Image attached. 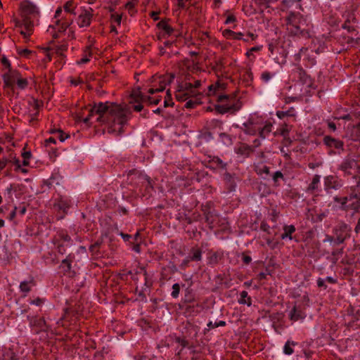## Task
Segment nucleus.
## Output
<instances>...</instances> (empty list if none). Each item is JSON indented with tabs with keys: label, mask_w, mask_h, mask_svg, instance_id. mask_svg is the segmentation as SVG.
<instances>
[{
	"label": "nucleus",
	"mask_w": 360,
	"mask_h": 360,
	"mask_svg": "<svg viewBox=\"0 0 360 360\" xmlns=\"http://www.w3.org/2000/svg\"><path fill=\"white\" fill-rule=\"evenodd\" d=\"M89 112V115L82 119L84 123L88 124L91 117L98 115L96 121L105 124L108 133L116 136L123 131L129 113L126 108L110 102L99 103L90 108Z\"/></svg>",
	"instance_id": "nucleus-1"
},
{
	"label": "nucleus",
	"mask_w": 360,
	"mask_h": 360,
	"mask_svg": "<svg viewBox=\"0 0 360 360\" xmlns=\"http://www.w3.org/2000/svg\"><path fill=\"white\" fill-rule=\"evenodd\" d=\"M201 82L195 79L192 82L190 77H186L184 81L179 82L176 91V98L178 101H184L190 98L197 97L200 95L198 89L200 86Z\"/></svg>",
	"instance_id": "nucleus-2"
},
{
	"label": "nucleus",
	"mask_w": 360,
	"mask_h": 360,
	"mask_svg": "<svg viewBox=\"0 0 360 360\" xmlns=\"http://www.w3.org/2000/svg\"><path fill=\"white\" fill-rule=\"evenodd\" d=\"M174 78L173 75H155L151 78V85L148 90V93L153 94L157 92L162 91L166 86L170 84Z\"/></svg>",
	"instance_id": "nucleus-3"
},
{
	"label": "nucleus",
	"mask_w": 360,
	"mask_h": 360,
	"mask_svg": "<svg viewBox=\"0 0 360 360\" xmlns=\"http://www.w3.org/2000/svg\"><path fill=\"white\" fill-rule=\"evenodd\" d=\"M229 97L227 95H219L217 98V101L221 103L214 105V109L219 114H224L228 112L238 111L241 108L240 103H232L229 101Z\"/></svg>",
	"instance_id": "nucleus-4"
},
{
	"label": "nucleus",
	"mask_w": 360,
	"mask_h": 360,
	"mask_svg": "<svg viewBox=\"0 0 360 360\" xmlns=\"http://www.w3.org/2000/svg\"><path fill=\"white\" fill-rule=\"evenodd\" d=\"M262 124H263L262 119L253 115L246 122L243 123V130L247 134L255 135L261 129Z\"/></svg>",
	"instance_id": "nucleus-5"
},
{
	"label": "nucleus",
	"mask_w": 360,
	"mask_h": 360,
	"mask_svg": "<svg viewBox=\"0 0 360 360\" xmlns=\"http://www.w3.org/2000/svg\"><path fill=\"white\" fill-rule=\"evenodd\" d=\"M78 4L75 0H69L65 2L63 5L64 15L62 16L61 19H58L56 22H60L62 19L69 20L71 22L74 20L73 18H70L72 15L75 17L78 13Z\"/></svg>",
	"instance_id": "nucleus-6"
},
{
	"label": "nucleus",
	"mask_w": 360,
	"mask_h": 360,
	"mask_svg": "<svg viewBox=\"0 0 360 360\" xmlns=\"http://www.w3.org/2000/svg\"><path fill=\"white\" fill-rule=\"evenodd\" d=\"M350 228L346 224H339L334 229L336 244H340L349 237Z\"/></svg>",
	"instance_id": "nucleus-7"
},
{
	"label": "nucleus",
	"mask_w": 360,
	"mask_h": 360,
	"mask_svg": "<svg viewBox=\"0 0 360 360\" xmlns=\"http://www.w3.org/2000/svg\"><path fill=\"white\" fill-rule=\"evenodd\" d=\"M67 28L66 24H53L49 27L47 31L53 38L56 39L63 36Z\"/></svg>",
	"instance_id": "nucleus-8"
},
{
	"label": "nucleus",
	"mask_w": 360,
	"mask_h": 360,
	"mask_svg": "<svg viewBox=\"0 0 360 360\" xmlns=\"http://www.w3.org/2000/svg\"><path fill=\"white\" fill-rule=\"evenodd\" d=\"M93 12L94 10L89 6L79 7L77 15L82 22H90L92 20Z\"/></svg>",
	"instance_id": "nucleus-9"
},
{
	"label": "nucleus",
	"mask_w": 360,
	"mask_h": 360,
	"mask_svg": "<svg viewBox=\"0 0 360 360\" xmlns=\"http://www.w3.org/2000/svg\"><path fill=\"white\" fill-rule=\"evenodd\" d=\"M345 207L348 209L351 208L354 210L360 209V197L357 194L351 195L349 197H347L345 199V202L342 203Z\"/></svg>",
	"instance_id": "nucleus-10"
},
{
	"label": "nucleus",
	"mask_w": 360,
	"mask_h": 360,
	"mask_svg": "<svg viewBox=\"0 0 360 360\" xmlns=\"http://www.w3.org/2000/svg\"><path fill=\"white\" fill-rule=\"evenodd\" d=\"M14 30L15 32L20 33L25 39H28L32 34V24H15Z\"/></svg>",
	"instance_id": "nucleus-11"
},
{
	"label": "nucleus",
	"mask_w": 360,
	"mask_h": 360,
	"mask_svg": "<svg viewBox=\"0 0 360 360\" xmlns=\"http://www.w3.org/2000/svg\"><path fill=\"white\" fill-rule=\"evenodd\" d=\"M18 77V72L9 69L8 71L4 74L3 79L5 87H13L14 83Z\"/></svg>",
	"instance_id": "nucleus-12"
},
{
	"label": "nucleus",
	"mask_w": 360,
	"mask_h": 360,
	"mask_svg": "<svg viewBox=\"0 0 360 360\" xmlns=\"http://www.w3.org/2000/svg\"><path fill=\"white\" fill-rule=\"evenodd\" d=\"M20 8L25 15H32L35 16L39 14V12L37 10V7L34 4L27 1L21 3Z\"/></svg>",
	"instance_id": "nucleus-13"
},
{
	"label": "nucleus",
	"mask_w": 360,
	"mask_h": 360,
	"mask_svg": "<svg viewBox=\"0 0 360 360\" xmlns=\"http://www.w3.org/2000/svg\"><path fill=\"white\" fill-rule=\"evenodd\" d=\"M235 151L238 155L247 157L252 153L253 149L245 143H241L236 148Z\"/></svg>",
	"instance_id": "nucleus-14"
},
{
	"label": "nucleus",
	"mask_w": 360,
	"mask_h": 360,
	"mask_svg": "<svg viewBox=\"0 0 360 360\" xmlns=\"http://www.w3.org/2000/svg\"><path fill=\"white\" fill-rule=\"evenodd\" d=\"M159 34L163 37L167 35L170 36L173 33H174V31L173 28L169 25V24H157Z\"/></svg>",
	"instance_id": "nucleus-15"
},
{
	"label": "nucleus",
	"mask_w": 360,
	"mask_h": 360,
	"mask_svg": "<svg viewBox=\"0 0 360 360\" xmlns=\"http://www.w3.org/2000/svg\"><path fill=\"white\" fill-rule=\"evenodd\" d=\"M144 100V96L139 89H136L132 91L131 94L130 103H141Z\"/></svg>",
	"instance_id": "nucleus-16"
},
{
	"label": "nucleus",
	"mask_w": 360,
	"mask_h": 360,
	"mask_svg": "<svg viewBox=\"0 0 360 360\" xmlns=\"http://www.w3.org/2000/svg\"><path fill=\"white\" fill-rule=\"evenodd\" d=\"M284 233L281 235L282 239L289 238L292 239V233L295 232V228L293 225L285 226L283 228Z\"/></svg>",
	"instance_id": "nucleus-17"
},
{
	"label": "nucleus",
	"mask_w": 360,
	"mask_h": 360,
	"mask_svg": "<svg viewBox=\"0 0 360 360\" xmlns=\"http://www.w3.org/2000/svg\"><path fill=\"white\" fill-rule=\"evenodd\" d=\"M34 282L32 281H22L20 284V291L25 293L24 296H26L27 293L30 292L32 286H33Z\"/></svg>",
	"instance_id": "nucleus-18"
},
{
	"label": "nucleus",
	"mask_w": 360,
	"mask_h": 360,
	"mask_svg": "<svg viewBox=\"0 0 360 360\" xmlns=\"http://www.w3.org/2000/svg\"><path fill=\"white\" fill-rule=\"evenodd\" d=\"M238 302L241 304H247L248 306L251 305V298L248 297L246 291H242L240 294V298Z\"/></svg>",
	"instance_id": "nucleus-19"
},
{
	"label": "nucleus",
	"mask_w": 360,
	"mask_h": 360,
	"mask_svg": "<svg viewBox=\"0 0 360 360\" xmlns=\"http://www.w3.org/2000/svg\"><path fill=\"white\" fill-rule=\"evenodd\" d=\"M289 316H290V319L294 321H297L300 319H303L304 316V314H302V312L301 311H297L295 307H293V309L291 310Z\"/></svg>",
	"instance_id": "nucleus-20"
},
{
	"label": "nucleus",
	"mask_w": 360,
	"mask_h": 360,
	"mask_svg": "<svg viewBox=\"0 0 360 360\" xmlns=\"http://www.w3.org/2000/svg\"><path fill=\"white\" fill-rule=\"evenodd\" d=\"M220 89H224V85L223 84H221L219 82H217L214 84L210 85L209 87H208V90H209L208 96H211L212 94H214Z\"/></svg>",
	"instance_id": "nucleus-21"
},
{
	"label": "nucleus",
	"mask_w": 360,
	"mask_h": 360,
	"mask_svg": "<svg viewBox=\"0 0 360 360\" xmlns=\"http://www.w3.org/2000/svg\"><path fill=\"white\" fill-rule=\"evenodd\" d=\"M288 26L287 29L292 35H300L302 34V31L297 24H287Z\"/></svg>",
	"instance_id": "nucleus-22"
},
{
	"label": "nucleus",
	"mask_w": 360,
	"mask_h": 360,
	"mask_svg": "<svg viewBox=\"0 0 360 360\" xmlns=\"http://www.w3.org/2000/svg\"><path fill=\"white\" fill-rule=\"evenodd\" d=\"M272 125L271 124H265L264 126L261 125V129L257 131L259 133L260 137L264 139L266 135L271 132Z\"/></svg>",
	"instance_id": "nucleus-23"
},
{
	"label": "nucleus",
	"mask_w": 360,
	"mask_h": 360,
	"mask_svg": "<svg viewBox=\"0 0 360 360\" xmlns=\"http://www.w3.org/2000/svg\"><path fill=\"white\" fill-rule=\"evenodd\" d=\"M223 35L229 39H240L242 34L240 32L236 33L231 30H225L223 31Z\"/></svg>",
	"instance_id": "nucleus-24"
},
{
	"label": "nucleus",
	"mask_w": 360,
	"mask_h": 360,
	"mask_svg": "<svg viewBox=\"0 0 360 360\" xmlns=\"http://www.w3.org/2000/svg\"><path fill=\"white\" fill-rule=\"evenodd\" d=\"M91 56V51L90 50V48L87 47L84 52L83 57L81 58L80 60L77 61V63L78 64H84V63L89 62L90 60Z\"/></svg>",
	"instance_id": "nucleus-25"
},
{
	"label": "nucleus",
	"mask_w": 360,
	"mask_h": 360,
	"mask_svg": "<svg viewBox=\"0 0 360 360\" xmlns=\"http://www.w3.org/2000/svg\"><path fill=\"white\" fill-rule=\"evenodd\" d=\"M319 182H320V176L318 175H315L313 177L311 183L310 184V185L308 187V191H310L312 192V191L316 190Z\"/></svg>",
	"instance_id": "nucleus-26"
},
{
	"label": "nucleus",
	"mask_w": 360,
	"mask_h": 360,
	"mask_svg": "<svg viewBox=\"0 0 360 360\" xmlns=\"http://www.w3.org/2000/svg\"><path fill=\"white\" fill-rule=\"evenodd\" d=\"M135 5L136 4L134 1H129L124 5L125 8L128 11V13L130 14V15H134L136 12L135 9Z\"/></svg>",
	"instance_id": "nucleus-27"
},
{
	"label": "nucleus",
	"mask_w": 360,
	"mask_h": 360,
	"mask_svg": "<svg viewBox=\"0 0 360 360\" xmlns=\"http://www.w3.org/2000/svg\"><path fill=\"white\" fill-rule=\"evenodd\" d=\"M294 110L292 108H291L290 110L287 111H277L276 112V116L280 118L283 119L286 116H294Z\"/></svg>",
	"instance_id": "nucleus-28"
},
{
	"label": "nucleus",
	"mask_w": 360,
	"mask_h": 360,
	"mask_svg": "<svg viewBox=\"0 0 360 360\" xmlns=\"http://www.w3.org/2000/svg\"><path fill=\"white\" fill-rule=\"evenodd\" d=\"M295 345L293 342L287 341L283 347V352L287 355H290L293 353L292 346Z\"/></svg>",
	"instance_id": "nucleus-29"
},
{
	"label": "nucleus",
	"mask_w": 360,
	"mask_h": 360,
	"mask_svg": "<svg viewBox=\"0 0 360 360\" xmlns=\"http://www.w3.org/2000/svg\"><path fill=\"white\" fill-rule=\"evenodd\" d=\"M42 102L35 98H31L30 101V105L33 108L34 110L36 111L35 114H37V111L40 108Z\"/></svg>",
	"instance_id": "nucleus-30"
},
{
	"label": "nucleus",
	"mask_w": 360,
	"mask_h": 360,
	"mask_svg": "<svg viewBox=\"0 0 360 360\" xmlns=\"http://www.w3.org/2000/svg\"><path fill=\"white\" fill-rule=\"evenodd\" d=\"M15 82L17 83L18 86L20 89H24L27 86V79H25V78L20 77L19 73H18V77Z\"/></svg>",
	"instance_id": "nucleus-31"
},
{
	"label": "nucleus",
	"mask_w": 360,
	"mask_h": 360,
	"mask_svg": "<svg viewBox=\"0 0 360 360\" xmlns=\"http://www.w3.org/2000/svg\"><path fill=\"white\" fill-rule=\"evenodd\" d=\"M300 1H301V0H283V3L286 6H288V7L295 5L296 8H301V5L300 4Z\"/></svg>",
	"instance_id": "nucleus-32"
},
{
	"label": "nucleus",
	"mask_w": 360,
	"mask_h": 360,
	"mask_svg": "<svg viewBox=\"0 0 360 360\" xmlns=\"http://www.w3.org/2000/svg\"><path fill=\"white\" fill-rule=\"evenodd\" d=\"M193 255L191 257V260L200 261L201 260L202 252L199 249H193L192 250Z\"/></svg>",
	"instance_id": "nucleus-33"
},
{
	"label": "nucleus",
	"mask_w": 360,
	"mask_h": 360,
	"mask_svg": "<svg viewBox=\"0 0 360 360\" xmlns=\"http://www.w3.org/2000/svg\"><path fill=\"white\" fill-rule=\"evenodd\" d=\"M179 291H180V286H179V283H174L172 285V296L174 298L178 297L179 294Z\"/></svg>",
	"instance_id": "nucleus-34"
},
{
	"label": "nucleus",
	"mask_w": 360,
	"mask_h": 360,
	"mask_svg": "<svg viewBox=\"0 0 360 360\" xmlns=\"http://www.w3.org/2000/svg\"><path fill=\"white\" fill-rule=\"evenodd\" d=\"M8 162H11L15 165V169H20V165H21L20 162L15 157H11V158L8 159Z\"/></svg>",
	"instance_id": "nucleus-35"
},
{
	"label": "nucleus",
	"mask_w": 360,
	"mask_h": 360,
	"mask_svg": "<svg viewBox=\"0 0 360 360\" xmlns=\"http://www.w3.org/2000/svg\"><path fill=\"white\" fill-rule=\"evenodd\" d=\"M225 321H220L219 322H217L215 321L214 322V326H212V322L210 321L207 323V326L210 328H217L218 326H225Z\"/></svg>",
	"instance_id": "nucleus-36"
},
{
	"label": "nucleus",
	"mask_w": 360,
	"mask_h": 360,
	"mask_svg": "<svg viewBox=\"0 0 360 360\" xmlns=\"http://www.w3.org/2000/svg\"><path fill=\"white\" fill-rule=\"evenodd\" d=\"M122 15L115 13L111 14V18L115 22H120L122 20Z\"/></svg>",
	"instance_id": "nucleus-37"
},
{
	"label": "nucleus",
	"mask_w": 360,
	"mask_h": 360,
	"mask_svg": "<svg viewBox=\"0 0 360 360\" xmlns=\"http://www.w3.org/2000/svg\"><path fill=\"white\" fill-rule=\"evenodd\" d=\"M32 304H34V305H37V306H40L43 303H44V300L41 298H36L34 299V300L31 301L30 302Z\"/></svg>",
	"instance_id": "nucleus-38"
},
{
	"label": "nucleus",
	"mask_w": 360,
	"mask_h": 360,
	"mask_svg": "<svg viewBox=\"0 0 360 360\" xmlns=\"http://www.w3.org/2000/svg\"><path fill=\"white\" fill-rule=\"evenodd\" d=\"M8 162V158H3L0 160V169H3Z\"/></svg>",
	"instance_id": "nucleus-39"
},
{
	"label": "nucleus",
	"mask_w": 360,
	"mask_h": 360,
	"mask_svg": "<svg viewBox=\"0 0 360 360\" xmlns=\"http://www.w3.org/2000/svg\"><path fill=\"white\" fill-rule=\"evenodd\" d=\"M283 177V174L280 171H277L274 173L273 179L274 181H277L278 179H282Z\"/></svg>",
	"instance_id": "nucleus-40"
},
{
	"label": "nucleus",
	"mask_w": 360,
	"mask_h": 360,
	"mask_svg": "<svg viewBox=\"0 0 360 360\" xmlns=\"http://www.w3.org/2000/svg\"><path fill=\"white\" fill-rule=\"evenodd\" d=\"M236 18L234 15L229 14L224 22H234Z\"/></svg>",
	"instance_id": "nucleus-41"
},
{
	"label": "nucleus",
	"mask_w": 360,
	"mask_h": 360,
	"mask_svg": "<svg viewBox=\"0 0 360 360\" xmlns=\"http://www.w3.org/2000/svg\"><path fill=\"white\" fill-rule=\"evenodd\" d=\"M262 78L265 82H268L271 78V75H270L269 72H264L262 74Z\"/></svg>",
	"instance_id": "nucleus-42"
},
{
	"label": "nucleus",
	"mask_w": 360,
	"mask_h": 360,
	"mask_svg": "<svg viewBox=\"0 0 360 360\" xmlns=\"http://www.w3.org/2000/svg\"><path fill=\"white\" fill-rule=\"evenodd\" d=\"M1 63H2V64H3L5 67H6L8 70H9V69H11V64H10V63H9L8 60L6 57H4H4L1 58Z\"/></svg>",
	"instance_id": "nucleus-43"
},
{
	"label": "nucleus",
	"mask_w": 360,
	"mask_h": 360,
	"mask_svg": "<svg viewBox=\"0 0 360 360\" xmlns=\"http://www.w3.org/2000/svg\"><path fill=\"white\" fill-rule=\"evenodd\" d=\"M159 13H160L157 12V11H152V12H150V15L153 19L154 21H156L159 19V18H158Z\"/></svg>",
	"instance_id": "nucleus-44"
},
{
	"label": "nucleus",
	"mask_w": 360,
	"mask_h": 360,
	"mask_svg": "<svg viewBox=\"0 0 360 360\" xmlns=\"http://www.w3.org/2000/svg\"><path fill=\"white\" fill-rule=\"evenodd\" d=\"M62 13H63V8H62V7H58V8L56 9V13H55V15H54V17H55L56 18H60V15H61V14H62Z\"/></svg>",
	"instance_id": "nucleus-45"
},
{
	"label": "nucleus",
	"mask_w": 360,
	"mask_h": 360,
	"mask_svg": "<svg viewBox=\"0 0 360 360\" xmlns=\"http://www.w3.org/2000/svg\"><path fill=\"white\" fill-rule=\"evenodd\" d=\"M31 51L28 49H22L18 51V53L21 56H26L27 54L30 53Z\"/></svg>",
	"instance_id": "nucleus-46"
},
{
	"label": "nucleus",
	"mask_w": 360,
	"mask_h": 360,
	"mask_svg": "<svg viewBox=\"0 0 360 360\" xmlns=\"http://www.w3.org/2000/svg\"><path fill=\"white\" fill-rule=\"evenodd\" d=\"M58 134H59V139L61 142H63L68 138V136L64 135V134L63 133L62 131H58Z\"/></svg>",
	"instance_id": "nucleus-47"
},
{
	"label": "nucleus",
	"mask_w": 360,
	"mask_h": 360,
	"mask_svg": "<svg viewBox=\"0 0 360 360\" xmlns=\"http://www.w3.org/2000/svg\"><path fill=\"white\" fill-rule=\"evenodd\" d=\"M195 104V102H193V101L191 100H189L188 101L186 104H185V107L187 108H191L194 106V105Z\"/></svg>",
	"instance_id": "nucleus-48"
},
{
	"label": "nucleus",
	"mask_w": 360,
	"mask_h": 360,
	"mask_svg": "<svg viewBox=\"0 0 360 360\" xmlns=\"http://www.w3.org/2000/svg\"><path fill=\"white\" fill-rule=\"evenodd\" d=\"M31 153L30 152H28V151H26V152H24L22 154V158L23 159H26V160H29L31 158Z\"/></svg>",
	"instance_id": "nucleus-49"
},
{
	"label": "nucleus",
	"mask_w": 360,
	"mask_h": 360,
	"mask_svg": "<svg viewBox=\"0 0 360 360\" xmlns=\"http://www.w3.org/2000/svg\"><path fill=\"white\" fill-rule=\"evenodd\" d=\"M170 98H171V94L169 93V91H167V97L165 98V106H168L169 105L168 102L170 100Z\"/></svg>",
	"instance_id": "nucleus-50"
},
{
	"label": "nucleus",
	"mask_w": 360,
	"mask_h": 360,
	"mask_svg": "<svg viewBox=\"0 0 360 360\" xmlns=\"http://www.w3.org/2000/svg\"><path fill=\"white\" fill-rule=\"evenodd\" d=\"M134 109L137 112H140L143 109V105L140 103H138L137 105L134 106Z\"/></svg>",
	"instance_id": "nucleus-51"
},
{
	"label": "nucleus",
	"mask_w": 360,
	"mask_h": 360,
	"mask_svg": "<svg viewBox=\"0 0 360 360\" xmlns=\"http://www.w3.org/2000/svg\"><path fill=\"white\" fill-rule=\"evenodd\" d=\"M148 99L150 103L153 104H158L160 101V99L158 98H152L150 97H148Z\"/></svg>",
	"instance_id": "nucleus-52"
},
{
	"label": "nucleus",
	"mask_w": 360,
	"mask_h": 360,
	"mask_svg": "<svg viewBox=\"0 0 360 360\" xmlns=\"http://www.w3.org/2000/svg\"><path fill=\"white\" fill-rule=\"evenodd\" d=\"M317 285L319 287H323V286H325V281L322 278H319L317 280Z\"/></svg>",
	"instance_id": "nucleus-53"
},
{
	"label": "nucleus",
	"mask_w": 360,
	"mask_h": 360,
	"mask_svg": "<svg viewBox=\"0 0 360 360\" xmlns=\"http://www.w3.org/2000/svg\"><path fill=\"white\" fill-rule=\"evenodd\" d=\"M328 126L329 129H331L332 131H335L336 127H335V123L330 122L328 123Z\"/></svg>",
	"instance_id": "nucleus-54"
},
{
	"label": "nucleus",
	"mask_w": 360,
	"mask_h": 360,
	"mask_svg": "<svg viewBox=\"0 0 360 360\" xmlns=\"http://www.w3.org/2000/svg\"><path fill=\"white\" fill-rule=\"evenodd\" d=\"M16 213H17V207H14V210L11 212V213L10 214V219H13L15 215H16Z\"/></svg>",
	"instance_id": "nucleus-55"
},
{
	"label": "nucleus",
	"mask_w": 360,
	"mask_h": 360,
	"mask_svg": "<svg viewBox=\"0 0 360 360\" xmlns=\"http://www.w3.org/2000/svg\"><path fill=\"white\" fill-rule=\"evenodd\" d=\"M326 241H328L330 243H334L336 244L335 237L334 238V237H331V236H328Z\"/></svg>",
	"instance_id": "nucleus-56"
},
{
	"label": "nucleus",
	"mask_w": 360,
	"mask_h": 360,
	"mask_svg": "<svg viewBox=\"0 0 360 360\" xmlns=\"http://www.w3.org/2000/svg\"><path fill=\"white\" fill-rule=\"evenodd\" d=\"M120 235L125 241L128 240L131 238V236L128 234H124L121 233Z\"/></svg>",
	"instance_id": "nucleus-57"
},
{
	"label": "nucleus",
	"mask_w": 360,
	"mask_h": 360,
	"mask_svg": "<svg viewBox=\"0 0 360 360\" xmlns=\"http://www.w3.org/2000/svg\"><path fill=\"white\" fill-rule=\"evenodd\" d=\"M360 231V219L358 221V223L355 227V231L359 232Z\"/></svg>",
	"instance_id": "nucleus-58"
},
{
	"label": "nucleus",
	"mask_w": 360,
	"mask_h": 360,
	"mask_svg": "<svg viewBox=\"0 0 360 360\" xmlns=\"http://www.w3.org/2000/svg\"><path fill=\"white\" fill-rule=\"evenodd\" d=\"M217 162L219 163V165H220V167H221L222 168L225 167H226V164L224 163L221 160L219 159H217Z\"/></svg>",
	"instance_id": "nucleus-59"
},
{
	"label": "nucleus",
	"mask_w": 360,
	"mask_h": 360,
	"mask_svg": "<svg viewBox=\"0 0 360 360\" xmlns=\"http://www.w3.org/2000/svg\"><path fill=\"white\" fill-rule=\"evenodd\" d=\"M17 171H20L21 172L24 173V174H26L27 173V169H25V168H22L21 166H20V169H16Z\"/></svg>",
	"instance_id": "nucleus-60"
},
{
	"label": "nucleus",
	"mask_w": 360,
	"mask_h": 360,
	"mask_svg": "<svg viewBox=\"0 0 360 360\" xmlns=\"http://www.w3.org/2000/svg\"><path fill=\"white\" fill-rule=\"evenodd\" d=\"M20 214L21 215H23L25 214V213L26 212V208L25 207H23L22 208H21L19 211Z\"/></svg>",
	"instance_id": "nucleus-61"
},
{
	"label": "nucleus",
	"mask_w": 360,
	"mask_h": 360,
	"mask_svg": "<svg viewBox=\"0 0 360 360\" xmlns=\"http://www.w3.org/2000/svg\"><path fill=\"white\" fill-rule=\"evenodd\" d=\"M261 49V47L259 46H255V47H252L250 51H259Z\"/></svg>",
	"instance_id": "nucleus-62"
},
{
	"label": "nucleus",
	"mask_w": 360,
	"mask_h": 360,
	"mask_svg": "<svg viewBox=\"0 0 360 360\" xmlns=\"http://www.w3.org/2000/svg\"><path fill=\"white\" fill-rule=\"evenodd\" d=\"M29 163H30L29 160L23 159V160H22L23 166H27L29 165Z\"/></svg>",
	"instance_id": "nucleus-63"
},
{
	"label": "nucleus",
	"mask_w": 360,
	"mask_h": 360,
	"mask_svg": "<svg viewBox=\"0 0 360 360\" xmlns=\"http://www.w3.org/2000/svg\"><path fill=\"white\" fill-rule=\"evenodd\" d=\"M244 261L245 263H249L251 261V258L248 256L244 257Z\"/></svg>",
	"instance_id": "nucleus-64"
}]
</instances>
